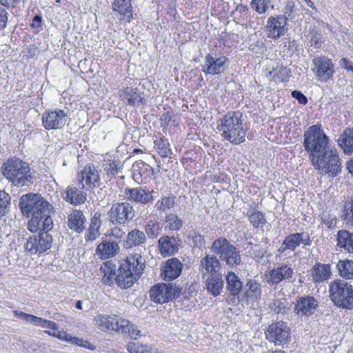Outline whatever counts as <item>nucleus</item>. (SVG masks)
Returning a JSON list of instances; mask_svg holds the SVG:
<instances>
[{
	"label": "nucleus",
	"instance_id": "37",
	"mask_svg": "<svg viewBox=\"0 0 353 353\" xmlns=\"http://www.w3.org/2000/svg\"><path fill=\"white\" fill-rule=\"evenodd\" d=\"M338 143L345 154H352L353 152V128H346L339 135Z\"/></svg>",
	"mask_w": 353,
	"mask_h": 353
},
{
	"label": "nucleus",
	"instance_id": "27",
	"mask_svg": "<svg viewBox=\"0 0 353 353\" xmlns=\"http://www.w3.org/2000/svg\"><path fill=\"white\" fill-rule=\"evenodd\" d=\"M179 241L176 237L163 235L158 240V248L163 256H172L179 250Z\"/></svg>",
	"mask_w": 353,
	"mask_h": 353
},
{
	"label": "nucleus",
	"instance_id": "44",
	"mask_svg": "<svg viewBox=\"0 0 353 353\" xmlns=\"http://www.w3.org/2000/svg\"><path fill=\"white\" fill-rule=\"evenodd\" d=\"M337 268L340 276L343 278L345 279H353V261H339L337 264Z\"/></svg>",
	"mask_w": 353,
	"mask_h": 353
},
{
	"label": "nucleus",
	"instance_id": "5",
	"mask_svg": "<svg viewBox=\"0 0 353 353\" xmlns=\"http://www.w3.org/2000/svg\"><path fill=\"white\" fill-rule=\"evenodd\" d=\"M329 292L336 306L347 310L353 308V287L350 283L341 279L333 281L329 285Z\"/></svg>",
	"mask_w": 353,
	"mask_h": 353
},
{
	"label": "nucleus",
	"instance_id": "33",
	"mask_svg": "<svg viewBox=\"0 0 353 353\" xmlns=\"http://www.w3.org/2000/svg\"><path fill=\"white\" fill-rule=\"evenodd\" d=\"M291 76V70L280 62H277L276 65L268 74L270 80L276 83L288 82Z\"/></svg>",
	"mask_w": 353,
	"mask_h": 353
},
{
	"label": "nucleus",
	"instance_id": "41",
	"mask_svg": "<svg viewBox=\"0 0 353 353\" xmlns=\"http://www.w3.org/2000/svg\"><path fill=\"white\" fill-rule=\"evenodd\" d=\"M176 205V196L173 194L163 196L159 199L154 205L157 211L160 214L165 213L167 211L173 208Z\"/></svg>",
	"mask_w": 353,
	"mask_h": 353
},
{
	"label": "nucleus",
	"instance_id": "15",
	"mask_svg": "<svg viewBox=\"0 0 353 353\" xmlns=\"http://www.w3.org/2000/svg\"><path fill=\"white\" fill-rule=\"evenodd\" d=\"M301 244L311 245L312 240L309 234L306 232L290 234L285 236L281 247L278 249V252L283 254L288 250L294 251Z\"/></svg>",
	"mask_w": 353,
	"mask_h": 353
},
{
	"label": "nucleus",
	"instance_id": "23",
	"mask_svg": "<svg viewBox=\"0 0 353 353\" xmlns=\"http://www.w3.org/2000/svg\"><path fill=\"white\" fill-rule=\"evenodd\" d=\"M119 97L132 107H139L145 101L144 93L137 88L125 87L119 90Z\"/></svg>",
	"mask_w": 353,
	"mask_h": 353
},
{
	"label": "nucleus",
	"instance_id": "13",
	"mask_svg": "<svg viewBox=\"0 0 353 353\" xmlns=\"http://www.w3.org/2000/svg\"><path fill=\"white\" fill-rule=\"evenodd\" d=\"M312 71L316 77L322 81H327L332 79L334 68L332 61L326 57H316L312 60Z\"/></svg>",
	"mask_w": 353,
	"mask_h": 353
},
{
	"label": "nucleus",
	"instance_id": "29",
	"mask_svg": "<svg viewBox=\"0 0 353 353\" xmlns=\"http://www.w3.org/2000/svg\"><path fill=\"white\" fill-rule=\"evenodd\" d=\"M221 267V263L214 255L208 254L200 261L199 270L203 274V277L207 274H218L219 269Z\"/></svg>",
	"mask_w": 353,
	"mask_h": 353
},
{
	"label": "nucleus",
	"instance_id": "25",
	"mask_svg": "<svg viewBox=\"0 0 353 353\" xmlns=\"http://www.w3.org/2000/svg\"><path fill=\"white\" fill-rule=\"evenodd\" d=\"M83 189L84 188L79 187L77 183H75L74 181L73 183L67 187L64 200L74 205L84 203L87 200L88 195L87 193L83 190Z\"/></svg>",
	"mask_w": 353,
	"mask_h": 353
},
{
	"label": "nucleus",
	"instance_id": "40",
	"mask_svg": "<svg viewBox=\"0 0 353 353\" xmlns=\"http://www.w3.org/2000/svg\"><path fill=\"white\" fill-rule=\"evenodd\" d=\"M338 246L353 253V234L347 230H339L337 234Z\"/></svg>",
	"mask_w": 353,
	"mask_h": 353
},
{
	"label": "nucleus",
	"instance_id": "49",
	"mask_svg": "<svg viewBox=\"0 0 353 353\" xmlns=\"http://www.w3.org/2000/svg\"><path fill=\"white\" fill-rule=\"evenodd\" d=\"M10 196L3 190H0V219L10 212Z\"/></svg>",
	"mask_w": 353,
	"mask_h": 353
},
{
	"label": "nucleus",
	"instance_id": "24",
	"mask_svg": "<svg viewBox=\"0 0 353 353\" xmlns=\"http://www.w3.org/2000/svg\"><path fill=\"white\" fill-rule=\"evenodd\" d=\"M225 57L214 58L208 54L205 58V65L202 66V72L208 74H219L225 70V63L228 61Z\"/></svg>",
	"mask_w": 353,
	"mask_h": 353
},
{
	"label": "nucleus",
	"instance_id": "19",
	"mask_svg": "<svg viewBox=\"0 0 353 353\" xmlns=\"http://www.w3.org/2000/svg\"><path fill=\"white\" fill-rule=\"evenodd\" d=\"M226 290L230 294V303L235 305L239 301V294L243 283L239 276L233 272H228L225 276Z\"/></svg>",
	"mask_w": 353,
	"mask_h": 353
},
{
	"label": "nucleus",
	"instance_id": "45",
	"mask_svg": "<svg viewBox=\"0 0 353 353\" xmlns=\"http://www.w3.org/2000/svg\"><path fill=\"white\" fill-rule=\"evenodd\" d=\"M272 0H252L250 6L259 14H265L271 7L274 9V5L272 3Z\"/></svg>",
	"mask_w": 353,
	"mask_h": 353
},
{
	"label": "nucleus",
	"instance_id": "10",
	"mask_svg": "<svg viewBox=\"0 0 353 353\" xmlns=\"http://www.w3.org/2000/svg\"><path fill=\"white\" fill-rule=\"evenodd\" d=\"M181 291L175 283H160L151 288L150 296L154 302L163 303L179 297Z\"/></svg>",
	"mask_w": 353,
	"mask_h": 353
},
{
	"label": "nucleus",
	"instance_id": "14",
	"mask_svg": "<svg viewBox=\"0 0 353 353\" xmlns=\"http://www.w3.org/2000/svg\"><path fill=\"white\" fill-rule=\"evenodd\" d=\"M294 270L290 263H283L276 268L271 270L265 274L266 282L270 285H277L284 280L293 277Z\"/></svg>",
	"mask_w": 353,
	"mask_h": 353
},
{
	"label": "nucleus",
	"instance_id": "54",
	"mask_svg": "<svg viewBox=\"0 0 353 353\" xmlns=\"http://www.w3.org/2000/svg\"><path fill=\"white\" fill-rule=\"evenodd\" d=\"M343 216L347 223L353 224V197L350 201L345 202Z\"/></svg>",
	"mask_w": 353,
	"mask_h": 353
},
{
	"label": "nucleus",
	"instance_id": "46",
	"mask_svg": "<svg viewBox=\"0 0 353 353\" xmlns=\"http://www.w3.org/2000/svg\"><path fill=\"white\" fill-rule=\"evenodd\" d=\"M159 154L162 157H168L172 154L168 141L164 138L157 139L154 142Z\"/></svg>",
	"mask_w": 353,
	"mask_h": 353
},
{
	"label": "nucleus",
	"instance_id": "38",
	"mask_svg": "<svg viewBox=\"0 0 353 353\" xmlns=\"http://www.w3.org/2000/svg\"><path fill=\"white\" fill-rule=\"evenodd\" d=\"M139 279L135 276V274L132 273L128 269L122 270V267L120 265L119 274L116 277V282L121 288L128 289Z\"/></svg>",
	"mask_w": 353,
	"mask_h": 353
},
{
	"label": "nucleus",
	"instance_id": "53",
	"mask_svg": "<svg viewBox=\"0 0 353 353\" xmlns=\"http://www.w3.org/2000/svg\"><path fill=\"white\" fill-rule=\"evenodd\" d=\"M121 169L120 163L115 161H110L105 168L107 174L111 177H115Z\"/></svg>",
	"mask_w": 353,
	"mask_h": 353
},
{
	"label": "nucleus",
	"instance_id": "36",
	"mask_svg": "<svg viewBox=\"0 0 353 353\" xmlns=\"http://www.w3.org/2000/svg\"><path fill=\"white\" fill-rule=\"evenodd\" d=\"M205 287L208 292L214 296L219 295L223 288L222 274H210L205 280Z\"/></svg>",
	"mask_w": 353,
	"mask_h": 353
},
{
	"label": "nucleus",
	"instance_id": "8",
	"mask_svg": "<svg viewBox=\"0 0 353 353\" xmlns=\"http://www.w3.org/2000/svg\"><path fill=\"white\" fill-rule=\"evenodd\" d=\"M108 220L114 225L127 224L135 216V210L129 202H117L108 212Z\"/></svg>",
	"mask_w": 353,
	"mask_h": 353
},
{
	"label": "nucleus",
	"instance_id": "52",
	"mask_svg": "<svg viewBox=\"0 0 353 353\" xmlns=\"http://www.w3.org/2000/svg\"><path fill=\"white\" fill-rule=\"evenodd\" d=\"M113 317L114 316L99 314L95 319L101 330H110Z\"/></svg>",
	"mask_w": 353,
	"mask_h": 353
},
{
	"label": "nucleus",
	"instance_id": "7",
	"mask_svg": "<svg viewBox=\"0 0 353 353\" xmlns=\"http://www.w3.org/2000/svg\"><path fill=\"white\" fill-rule=\"evenodd\" d=\"M312 165L319 171L324 172L331 176H336L341 171V161L334 148L325 152L318 161H312Z\"/></svg>",
	"mask_w": 353,
	"mask_h": 353
},
{
	"label": "nucleus",
	"instance_id": "34",
	"mask_svg": "<svg viewBox=\"0 0 353 353\" xmlns=\"http://www.w3.org/2000/svg\"><path fill=\"white\" fill-rule=\"evenodd\" d=\"M132 177L139 184L143 183L152 172V168L142 161H136L132 167Z\"/></svg>",
	"mask_w": 353,
	"mask_h": 353
},
{
	"label": "nucleus",
	"instance_id": "12",
	"mask_svg": "<svg viewBox=\"0 0 353 353\" xmlns=\"http://www.w3.org/2000/svg\"><path fill=\"white\" fill-rule=\"evenodd\" d=\"M265 338L275 345H283L290 339V330L287 323L278 321L270 324L265 332Z\"/></svg>",
	"mask_w": 353,
	"mask_h": 353
},
{
	"label": "nucleus",
	"instance_id": "6",
	"mask_svg": "<svg viewBox=\"0 0 353 353\" xmlns=\"http://www.w3.org/2000/svg\"><path fill=\"white\" fill-rule=\"evenodd\" d=\"M211 250L231 267L239 265L241 261L239 252L225 238L219 237L215 239L212 244Z\"/></svg>",
	"mask_w": 353,
	"mask_h": 353
},
{
	"label": "nucleus",
	"instance_id": "60",
	"mask_svg": "<svg viewBox=\"0 0 353 353\" xmlns=\"http://www.w3.org/2000/svg\"><path fill=\"white\" fill-rule=\"evenodd\" d=\"M20 1L21 0H0V5L3 8H14Z\"/></svg>",
	"mask_w": 353,
	"mask_h": 353
},
{
	"label": "nucleus",
	"instance_id": "39",
	"mask_svg": "<svg viewBox=\"0 0 353 353\" xmlns=\"http://www.w3.org/2000/svg\"><path fill=\"white\" fill-rule=\"evenodd\" d=\"M119 250L118 242L110 241H103L97 248V252L103 259H108L116 255Z\"/></svg>",
	"mask_w": 353,
	"mask_h": 353
},
{
	"label": "nucleus",
	"instance_id": "58",
	"mask_svg": "<svg viewBox=\"0 0 353 353\" xmlns=\"http://www.w3.org/2000/svg\"><path fill=\"white\" fill-rule=\"evenodd\" d=\"M9 14L7 10L0 6V32L7 26Z\"/></svg>",
	"mask_w": 353,
	"mask_h": 353
},
{
	"label": "nucleus",
	"instance_id": "61",
	"mask_svg": "<svg viewBox=\"0 0 353 353\" xmlns=\"http://www.w3.org/2000/svg\"><path fill=\"white\" fill-rule=\"evenodd\" d=\"M119 332L126 334L128 332H130V325L132 323L127 319H123L120 321Z\"/></svg>",
	"mask_w": 353,
	"mask_h": 353
},
{
	"label": "nucleus",
	"instance_id": "20",
	"mask_svg": "<svg viewBox=\"0 0 353 353\" xmlns=\"http://www.w3.org/2000/svg\"><path fill=\"white\" fill-rule=\"evenodd\" d=\"M319 303L316 299L311 296L299 297L294 306V312L301 316H311L316 310Z\"/></svg>",
	"mask_w": 353,
	"mask_h": 353
},
{
	"label": "nucleus",
	"instance_id": "16",
	"mask_svg": "<svg viewBox=\"0 0 353 353\" xmlns=\"http://www.w3.org/2000/svg\"><path fill=\"white\" fill-rule=\"evenodd\" d=\"M68 114L63 110H55L43 114L42 124L48 130L61 129L65 124Z\"/></svg>",
	"mask_w": 353,
	"mask_h": 353
},
{
	"label": "nucleus",
	"instance_id": "9",
	"mask_svg": "<svg viewBox=\"0 0 353 353\" xmlns=\"http://www.w3.org/2000/svg\"><path fill=\"white\" fill-rule=\"evenodd\" d=\"M52 242V236L49 232H39L27 239L24 248L31 255H41L51 248Z\"/></svg>",
	"mask_w": 353,
	"mask_h": 353
},
{
	"label": "nucleus",
	"instance_id": "63",
	"mask_svg": "<svg viewBox=\"0 0 353 353\" xmlns=\"http://www.w3.org/2000/svg\"><path fill=\"white\" fill-rule=\"evenodd\" d=\"M142 344L131 342L127 345V350L130 353H139Z\"/></svg>",
	"mask_w": 353,
	"mask_h": 353
},
{
	"label": "nucleus",
	"instance_id": "26",
	"mask_svg": "<svg viewBox=\"0 0 353 353\" xmlns=\"http://www.w3.org/2000/svg\"><path fill=\"white\" fill-rule=\"evenodd\" d=\"M112 9L119 21L130 22L132 18L131 0H114Z\"/></svg>",
	"mask_w": 353,
	"mask_h": 353
},
{
	"label": "nucleus",
	"instance_id": "31",
	"mask_svg": "<svg viewBox=\"0 0 353 353\" xmlns=\"http://www.w3.org/2000/svg\"><path fill=\"white\" fill-rule=\"evenodd\" d=\"M247 216L250 225L255 229H263L267 222L264 214L259 210V205L255 203L250 205Z\"/></svg>",
	"mask_w": 353,
	"mask_h": 353
},
{
	"label": "nucleus",
	"instance_id": "32",
	"mask_svg": "<svg viewBox=\"0 0 353 353\" xmlns=\"http://www.w3.org/2000/svg\"><path fill=\"white\" fill-rule=\"evenodd\" d=\"M331 274V267L329 264L316 263L311 269V276L315 283L328 280Z\"/></svg>",
	"mask_w": 353,
	"mask_h": 353
},
{
	"label": "nucleus",
	"instance_id": "35",
	"mask_svg": "<svg viewBox=\"0 0 353 353\" xmlns=\"http://www.w3.org/2000/svg\"><path fill=\"white\" fill-rule=\"evenodd\" d=\"M85 220L82 211L72 210L68 216V228L77 233H81L85 228Z\"/></svg>",
	"mask_w": 353,
	"mask_h": 353
},
{
	"label": "nucleus",
	"instance_id": "56",
	"mask_svg": "<svg viewBox=\"0 0 353 353\" xmlns=\"http://www.w3.org/2000/svg\"><path fill=\"white\" fill-rule=\"evenodd\" d=\"M107 236L114 239V241H117L119 243L122 239H123L125 236V232L119 227H114L108 232Z\"/></svg>",
	"mask_w": 353,
	"mask_h": 353
},
{
	"label": "nucleus",
	"instance_id": "42",
	"mask_svg": "<svg viewBox=\"0 0 353 353\" xmlns=\"http://www.w3.org/2000/svg\"><path fill=\"white\" fill-rule=\"evenodd\" d=\"M183 221L176 214L169 213L166 214L164 219L165 230L171 231H178L181 229Z\"/></svg>",
	"mask_w": 353,
	"mask_h": 353
},
{
	"label": "nucleus",
	"instance_id": "59",
	"mask_svg": "<svg viewBox=\"0 0 353 353\" xmlns=\"http://www.w3.org/2000/svg\"><path fill=\"white\" fill-rule=\"evenodd\" d=\"M292 97L296 99L300 104L305 105L307 103V97L299 90H294L292 92Z\"/></svg>",
	"mask_w": 353,
	"mask_h": 353
},
{
	"label": "nucleus",
	"instance_id": "2",
	"mask_svg": "<svg viewBox=\"0 0 353 353\" xmlns=\"http://www.w3.org/2000/svg\"><path fill=\"white\" fill-rule=\"evenodd\" d=\"M303 147L311 161H318L325 152L332 147L330 145V139L324 132L321 124L311 125L304 132Z\"/></svg>",
	"mask_w": 353,
	"mask_h": 353
},
{
	"label": "nucleus",
	"instance_id": "57",
	"mask_svg": "<svg viewBox=\"0 0 353 353\" xmlns=\"http://www.w3.org/2000/svg\"><path fill=\"white\" fill-rule=\"evenodd\" d=\"M67 342H68L70 344L76 345L79 347L90 348V343L87 341H84L81 339H79L77 337H73L71 335H68V337L66 340Z\"/></svg>",
	"mask_w": 353,
	"mask_h": 353
},
{
	"label": "nucleus",
	"instance_id": "55",
	"mask_svg": "<svg viewBox=\"0 0 353 353\" xmlns=\"http://www.w3.org/2000/svg\"><path fill=\"white\" fill-rule=\"evenodd\" d=\"M296 11L294 3L292 1L287 2L284 8V14H282L288 20H293L295 18Z\"/></svg>",
	"mask_w": 353,
	"mask_h": 353
},
{
	"label": "nucleus",
	"instance_id": "51",
	"mask_svg": "<svg viewBox=\"0 0 353 353\" xmlns=\"http://www.w3.org/2000/svg\"><path fill=\"white\" fill-rule=\"evenodd\" d=\"M246 286L248 287V296L255 299H259L261 296V284L255 281L250 280L248 281Z\"/></svg>",
	"mask_w": 353,
	"mask_h": 353
},
{
	"label": "nucleus",
	"instance_id": "4",
	"mask_svg": "<svg viewBox=\"0 0 353 353\" xmlns=\"http://www.w3.org/2000/svg\"><path fill=\"white\" fill-rule=\"evenodd\" d=\"M19 209L26 217L52 212V205L41 194L29 192L22 195L19 202Z\"/></svg>",
	"mask_w": 353,
	"mask_h": 353
},
{
	"label": "nucleus",
	"instance_id": "11",
	"mask_svg": "<svg viewBox=\"0 0 353 353\" xmlns=\"http://www.w3.org/2000/svg\"><path fill=\"white\" fill-rule=\"evenodd\" d=\"M75 183L88 191H92L101 183L99 172L94 165L87 164L77 173Z\"/></svg>",
	"mask_w": 353,
	"mask_h": 353
},
{
	"label": "nucleus",
	"instance_id": "28",
	"mask_svg": "<svg viewBox=\"0 0 353 353\" xmlns=\"http://www.w3.org/2000/svg\"><path fill=\"white\" fill-rule=\"evenodd\" d=\"M183 265L176 258H172L167 261L163 266V272L162 274L164 281H172L181 273Z\"/></svg>",
	"mask_w": 353,
	"mask_h": 353
},
{
	"label": "nucleus",
	"instance_id": "30",
	"mask_svg": "<svg viewBox=\"0 0 353 353\" xmlns=\"http://www.w3.org/2000/svg\"><path fill=\"white\" fill-rule=\"evenodd\" d=\"M146 240L147 238L145 233L139 229L134 228L128 233L123 243V246L127 249L136 247H143L145 250V248L143 245H145Z\"/></svg>",
	"mask_w": 353,
	"mask_h": 353
},
{
	"label": "nucleus",
	"instance_id": "22",
	"mask_svg": "<svg viewBox=\"0 0 353 353\" xmlns=\"http://www.w3.org/2000/svg\"><path fill=\"white\" fill-rule=\"evenodd\" d=\"M121 266L122 270L128 269L132 273L135 274L137 278H140L145 268V260L141 256V252H136L129 256Z\"/></svg>",
	"mask_w": 353,
	"mask_h": 353
},
{
	"label": "nucleus",
	"instance_id": "47",
	"mask_svg": "<svg viewBox=\"0 0 353 353\" xmlns=\"http://www.w3.org/2000/svg\"><path fill=\"white\" fill-rule=\"evenodd\" d=\"M145 233L150 238L157 237L162 231L161 223L154 220H150L145 225Z\"/></svg>",
	"mask_w": 353,
	"mask_h": 353
},
{
	"label": "nucleus",
	"instance_id": "62",
	"mask_svg": "<svg viewBox=\"0 0 353 353\" xmlns=\"http://www.w3.org/2000/svg\"><path fill=\"white\" fill-rule=\"evenodd\" d=\"M322 220L325 225L328 228H334L336 223V219L335 217H332L329 214H323Z\"/></svg>",
	"mask_w": 353,
	"mask_h": 353
},
{
	"label": "nucleus",
	"instance_id": "18",
	"mask_svg": "<svg viewBox=\"0 0 353 353\" xmlns=\"http://www.w3.org/2000/svg\"><path fill=\"white\" fill-rule=\"evenodd\" d=\"M51 213L52 212H48L31 216L28 222V230L32 232H37V231L48 232L53 228Z\"/></svg>",
	"mask_w": 353,
	"mask_h": 353
},
{
	"label": "nucleus",
	"instance_id": "50",
	"mask_svg": "<svg viewBox=\"0 0 353 353\" xmlns=\"http://www.w3.org/2000/svg\"><path fill=\"white\" fill-rule=\"evenodd\" d=\"M187 240L188 243L194 248H200L205 244L204 237L195 230L190 232Z\"/></svg>",
	"mask_w": 353,
	"mask_h": 353
},
{
	"label": "nucleus",
	"instance_id": "17",
	"mask_svg": "<svg viewBox=\"0 0 353 353\" xmlns=\"http://www.w3.org/2000/svg\"><path fill=\"white\" fill-rule=\"evenodd\" d=\"M286 19L281 14L268 18L266 25L268 37L274 39L283 36L288 31Z\"/></svg>",
	"mask_w": 353,
	"mask_h": 353
},
{
	"label": "nucleus",
	"instance_id": "3",
	"mask_svg": "<svg viewBox=\"0 0 353 353\" xmlns=\"http://www.w3.org/2000/svg\"><path fill=\"white\" fill-rule=\"evenodd\" d=\"M3 176L14 185L23 187L34 183V176L30 164L19 158H10L1 167Z\"/></svg>",
	"mask_w": 353,
	"mask_h": 353
},
{
	"label": "nucleus",
	"instance_id": "64",
	"mask_svg": "<svg viewBox=\"0 0 353 353\" xmlns=\"http://www.w3.org/2000/svg\"><path fill=\"white\" fill-rule=\"evenodd\" d=\"M139 353H158L157 349L153 346L142 345Z\"/></svg>",
	"mask_w": 353,
	"mask_h": 353
},
{
	"label": "nucleus",
	"instance_id": "48",
	"mask_svg": "<svg viewBox=\"0 0 353 353\" xmlns=\"http://www.w3.org/2000/svg\"><path fill=\"white\" fill-rule=\"evenodd\" d=\"M288 303L285 298L275 297L270 305V308L276 314L285 313L289 308Z\"/></svg>",
	"mask_w": 353,
	"mask_h": 353
},
{
	"label": "nucleus",
	"instance_id": "21",
	"mask_svg": "<svg viewBox=\"0 0 353 353\" xmlns=\"http://www.w3.org/2000/svg\"><path fill=\"white\" fill-rule=\"evenodd\" d=\"M125 195L128 201L145 205L153 200L152 192L139 186L137 188H128L125 190Z\"/></svg>",
	"mask_w": 353,
	"mask_h": 353
},
{
	"label": "nucleus",
	"instance_id": "1",
	"mask_svg": "<svg viewBox=\"0 0 353 353\" xmlns=\"http://www.w3.org/2000/svg\"><path fill=\"white\" fill-rule=\"evenodd\" d=\"M219 130L224 139L238 145L245 141L248 128L243 113L234 111L228 112L220 119Z\"/></svg>",
	"mask_w": 353,
	"mask_h": 353
},
{
	"label": "nucleus",
	"instance_id": "43",
	"mask_svg": "<svg viewBox=\"0 0 353 353\" xmlns=\"http://www.w3.org/2000/svg\"><path fill=\"white\" fill-rule=\"evenodd\" d=\"M100 216L101 214L97 212L91 219L90 224L88 228V233L86 236L87 241H94L99 236V228L101 224Z\"/></svg>",
	"mask_w": 353,
	"mask_h": 353
}]
</instances>
